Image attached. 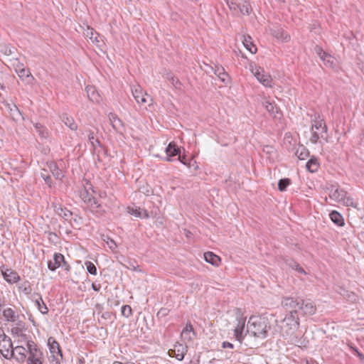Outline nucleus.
I'll use <instances>...</instances> for the list:
<instances>
[{"mask_svg": "<svg viewBox=\"0 0 364 364\" xmlns=\"http://www.w3.org/2000/svg\"><path fill=\"white\" fill-rule=\"evenodd\" d=\"M270 326L267 318L262 316H252L247 323L246 332L250 335L264 339L267 337Z\"/></svg>", "mask_w": 364, "mask_h": 364, "instance_id": "nucleus-1", "label": "nucleus"}, {"mask_svg": "<svg viewBox=\"0 0 364 364\" xmlns=\"http://www.w3.org/2000/svg\"><path fill=\"white\" fill-rule=\"evenodd\" d=\"M299 326V318L296 315V311H291L286 316L280 321V329L282 336L285 338H289L291 341H294L296 332Z\"/></svg>", "mask_w": 364, "mask_h": 364, "instance_id": "nucleus-2", "label": "nucleus"}, {"mask_svg": "<svg viewBox=\"0 0 364 364\" xmlns=\"http://www.w3.org/2000/svg\"><path fill=\"white\" fill-rule=\"evenodd\" d=\"M95 191L92 189V186L86 181L84 188L80 191V197L82 200L87 205V207L92 213H97L98 208L100 205L98 203L96 198L93 196L92 193Z\"/></svg>", "mask_w": 364, "mask_h": 364, "instance_id": "nucleus-3", "label": "nucleus"}, {"mask_svg": "<svg viewBox=\"0 0 364 364\" xmlns=\"http://www.w3.org/2000/svg\"><path fill=\"white\" fill-rule=\"evenodd\" d=\"M329 197L334 201L345 206L356 207V203H354L353 199L348 196L346 191L337 186H331L329 188Z\"/></svg>", "mask_w": 364, "mask_h": 364, "instance_id": "nucleus-4", "label": "nucleus"}, {"mask_svg": "<svg viewBox=\"0 0 364 364\" xmlns=\"http://www.w3.org/2000/svg\"><path fill=\"white\" fill-rule=\"evenodd\" d=\"M225 2L232 14L235 16H249L252 12V6L247 1L237 3L234 0H225Z\"/></svg>", "mask_w": 364, "mask_h": 364, "instance_id": "nucleus-5", "label": "nucleus"}, {"mask_svg": "<svg viewBox=\"0 0 364 364\" xmlns=\"http://www.w3.org/2000/svg\"><path fill=\"white\" fill-rule=\"evenodd\" d=\"M28 364H43V353L33 341H28Z\"/></svg>", "mask_w": 364, "mask_h": 364, "instance_id": "nucleus-6", "label": "nucleus"}, {"mask_svg": "<svg viewBox=\"0 0 364 364\" xmlns=\"http://www.w3.org/2000/svg\"><path fill=\"white\" fill-rule=\"evenodd\" d=\"M48 346L52 358L50 363L52 364H60V360L63 359V354L59 343L53 337H50L48 339Z\"/></svg>", "mask_w": 364, "mask_h": 364, "instance_id": "nucleus-7", "label": "nucleus"}, {"mask_svg": "<svg viewBox=\"0 0 364 364\" xmlns=\"http://www.w3.org/2000/svg\"><path fill=\"white\" fill-rule=\"evenodd\" d=\"M246 318L240 313L236 315V323L234 326V336L235 339L240 343H242L245 336L247 333H244L245 327Z\"/></svg>", "mask_w": 364, "mask_h": 364, "instance_id": "nucleus-8", "label": "nucleus"}, {"mask_svg": "<svg viewBox=\"0 0 364 364\" xmlns=\"http://www.w3.org/2000/svg\"><path fill=\"white\" fill-rule=\"evenodd\" d=\"M13 343L10 337L5 333L0 337V353L6 359L12 358L13 352L11 351Z\"/></svg>", "mask_w": 364, "mask_h": 364, "instance_id": "nucleus-9", "label": "nucleus"}, {"mask_svg": "<svg viewBox=\"0 0 364 364\" xmlns=\"http://www.w3.org/2000/svg\"><path fill=\"white\" fill-rule=\"evenodd\" d=\"M132 92L136 102L141 105H145L149 103L151 104L152 99L145 92L139 85H135L132 88Z\"/></svg>", "mask_w": 364, "mask_h": 364, "instance_id": "nucleus-10", "label": "nucleus"}, {"mask_svg": "<svg viewBox=\"0 0 364 364\" xmlns=\"http://www.w3.org/2000/svg\"><path fill=\"white\" fill-rule=\"evenodd\" d=\"M252 72L257 80L266 87H272V78L268 73H265L261 67L255 66L252 68Z\"/></svg>", "mask_w": 364, "mask_h": 364, "instance_id": "nucleus-11", "label": "nucleus"}, {"mask_svg": "<svg viewBox=\"0 0 364 364\" xmlns=\"http://www.w3.org/2000/svg\"><path fill=\"white\" fill-rule=\"evenodd\" d=\"M60 267H65L67 271L70 269V266L65 261L64 256L60 253H55L53 255V261L50 260L48 262V267L50 270L55 271Z\"/></svg>", "mask_w": 364, "mask_h": 364, "instance_id": "nucleus-12", "label": "nucleus"}, {"mask_svg": "<svg viewBox=\"0 0 364 364\" xmlns=\"http://www.w3.org/2000/svg\"><path fill=\"white\" fill-rule=\"evenodd\" d=\"M188 351V347L186 345L178 343L174 345L173 349L168 350V355L175 357L178 360H182Z\"/></svg>", "mask_w": 364, "mask_h": 364, "instance_id": "nucleus-13", "label": "nucleus"}, {"mask_svg": "<svg viewBox=\"0 0 364 364\" xmlns=\"http://www.w3.org/2000/svg\"><path fill=\"white\" fill-rule=\"evenodd\" d=\"M301 299H294L293 297H285L282 301V305L287 310L296 311L298 315V310L301 303Z\"/></svg>", "mask_w": 364, "mask_h": 364, "instance_id": "nucleus-14", "label": "nucleus"}, {"mask_svg": "<svg viewBox=\"0 0 364 364\" xmlns=\"http://www.w3.org/2000/svg\"><path fill=\"white\" fill-rule=\"evenodd\" d=\"M12 358H15L18 363H23L26 360L28 348L18 346L12 348Z\"/></svg>", "mask_w": 364, "mask_h": 364, "instance_id": "nucleus-15", "label": "nucleus"}, {"mask_svg": "<svg viewBox=\"0 0 364 364\" xmlns=\"http://www.w3.org/2000/svg\"><path fill=\"white\" fill-rule=\"evenodd\" d=\"M299 310L302 311L304 315H313L316 313V306L309 300L301 299Z\"/></svg>", "mask_w": 364, "mask_h": 364, "instance_id": "nucleus-16", "label": "nucleus"}, {"mask_svg": "<svg viewBox=\"0 0 364 364\" xmlns=\"http://www.w3.org/2000/svg\"><path fill=\"white\" fill-rule=\"evenodd\" d=\"M1 270L4 279L10 284L16 283L20 279L18 274L14 270L11 269H4V267Z\"/></svg>", "mask_w": 364, "mask_h": 364, "instance_id": "nucleus-17", "label": "nucleus"}, {"mask_svg": "<svg viewBox=\"0 0 364 364\" xmlns=\"http://www.w3.org/2000/svg\"><path fill=\"white\" fill-rule=\"evenodd\" d=\"M15 325L11 329V333L17 337L25 338L27 328L26 324L23 321L17 320L14 322Z\"/></svg>", "mask_w": 364, "mask_h": 364, "instance_id": "nucleus-18", "label": "nucleus"}, {"mask_svg": "<svg viewBox=\"0 0 364 364\" xmlns=\"http://www.w3.org/2000/svg\"><path fill=\"white\" fill-rule=\"evenodd\" d=\"M16 72L18 77L23 80L26 81V83L30 84L33 80V77L31 75L29 69L23 68L21 65H17L16 68Z\"/></svg>", "mask_w": 364, "mask_h": 364, "instance_id": "nucleus-19", "label": "nucleus"}, {"mask_svg": "<svg viewBox=\"0 0 364 364\" xmlns=\"http://www.w3.org/2000/svg\"><path fill=\"white\" fill-rule=\"evenodd\" d=\"M166 156L165 160L166 161H171L172 157L179 156L181 154V149L178 146H177L175 142H170L168 146L166 148Z\"/></svg>", "mask_w": 364, "mask_h": 364, "instance_id": "nucleus-20", "label": "nucleus"}, {"mask_svg": "<svg viewBox=\"0 0 364 364\" xmlns=\"http://www.w3.org/2000/svg\"><path fill=\"white\" fill-rule=\"evenodd\" d=\"M109 119L112 128L118 133H122L124 130L122 121L114 113H109Z\"/></svg>", "mask_w": 364, "mask_h": 364, "instance_id": "nucleus-21", "label": "nucleus"}, {"mask_svg": "<svg viewBox=\"0 0 364 364\" xmlns=\"http://www.w3.org/2000/svg\"><path fill=\"white\" fill-rule=\"evenodd\" d=\"M264 106L267 111L274 118L280 117L282 113L279 111V109L276 106L274 102H271L269 101H265L264 102Z\"/></svg>", "mask_w": 364, "mask_h": 364, "instance_id": "nucleus-22", "label": "nucleus"}, {"mask_svg": "<svg viewBox=\"0 0 364 364\" xmlns=\"http://www.w3.org/2000/svg\"><path fill=\"white\" fill-rule=\"evenodd\" d=\"M314 124L311 126L312 131H317L319 132H322L323 134H326L327 132V127L323 119H320V117H318V119L316 118L314 120Z\"/></svg>", "mask_w": 364, "mask_h": 364, "instance_id": "nucleus-23", "label": "nucleus"}, {"mask_svg": "<svg viewBox=\"0 0 364 364\" xmlns=\"http://www.w3.org/2000/svg\"><path fill=\"white\" fill-rule=\"evenodd\" d=\"M127 212L129 214L134 215L135 217H137V218H149V214L146 210H144V209L141 210L140 208H138L136 206L128 207Z\"/></svg>", "mask_w": 364, "mask_h": 364, "instance_id": "nucleus-24", "label": "nucleus"}, {"mask_svg": "<svg viewBox=\"0 0 364 364\" xmlns=\"http://www.w3.org/2000/svg\"><path fill=\"white\" fill-rule=\"evenodd\" d=\"M2 314L4 319L8 322H15L19 318V315L11 308L4 309L2 311Z\"/></svg>", "mask_w": 364, "mask_h": 364, "instance_id": "nucleus-25", "label": "nucleus"}, {"mask_svg": "<svg viewBox=\"0 0 364 364\" xmlns=\"http://www.w3.org/2000/svg\"><path fill=\"white\" fill-rule=\"evenodd\" d=\"M214 73L223 82L228 83L229 82L228 74L225 72L223 67L215 65L214 68Z\"/></svg>", "mask_w": 364, "mask_h": 364, "instance_id": "nucleus-26", "label": "nucleus"}, {"mask_svg": "<svg viewBox=\"0 0 364 364\" xmlns=\"http://www.w3.org/2000/svg\"><path fill=\"white\" fill-rule=\"evenodd\" d=\"M195 336L193 327L191 323H188L181 332V337L188 341H191Z\"/></svg>", "mask_w": 364, "mask_h": 364, "instance_id": "nucleus-27", "label": "nucleus"}, {"mask_svg": "<svg viewBox=\"0 0 364 364\" xmlns=\"http://www.w3.org/2000/svg\"><path fill=\"white\" fill-rule=\"evenodd\" d=\"M204 259L207 262L214 266H218L220 262V258L212 252H205Z\"/></svg>", "mask_w": 364, "mask_h": 364, "instance_id": "nucleus-28", "label": "nucleus"}, {"mask_svg": "<svg viewBox=\"0 0 364 364\" xmlns=\"http://www.w3.org/2000/svg\"><path fill=\"white\" fill-rule=\"evenodd\" d=\"M319 161L316 156H311L307 161L306 167L311 173L316 172L319 168Z\"/></svg>", "mask_w": 364, "mask_h": 364, "instance_id": "nucleus-29", "label": "nucleus"}, {"mask_svg": "<svg viewBox=\"0 0 364 364\" xmlns=\"http://www.w3.org/2000/svg\"><path fill=\"white\" fill-rule=\"evenodd\" d=\"M61 120L71 130H77V125L72 117L68 116L67 114H63L61 116Z\"/></svg>", "mask_w": 364, "mask_h": 364, "instance_id": "nucleus-30", "label": "nucleus"}, {"mask_svg": "<svg viewBox=\"0 0 364 364\" xmlns=\"http://www.w3.org/2000/svg\"><path fill=\"white\" fill-rule=\"evenodd\" d=\"M330 218L336 225L339 227L344 225V220L343 216L336 210H333L330 213Z\"/></svg>", "mask_w": 364, "mask_h": 364, "instance_id": "nucleus-31", "label": "nucleus"}, {"mask_svg": "<svg viewBox=\"0 0 364 364\" xmlns=\"http://www.w3.org/2000/svg\"><path fill=\"white\" fill-rule=\"evenodd\" d=\"M33 127L41 138L46 139L48 136V130L44 125L41 123H35Z\"/></svg>", "mask_w": 364, "mask_h": 364, "instance_id": "nucleus-32", "label": "nucleus"}, {"mask_svg": "<svg viewBox=\"0 0 364 364\" xmlns=\"http://www.w3.org/2000/svg\"><path fill=\"white\" fill-rule=\"evenodd\" d=\"M285 264L291 267V269L296 270L297 272L306 274V271L304 269L303 267H301L299 263H297L296 261L291 259H285Z\"/></svg>", "mask_w": 364, "mask_h": 364, "instance_id": "nucleus-33", "label": "nucleus"}, {"mask_svg": "<svg viewBox=\"0 0 364 364\" xmlns=\"http://www.w3.org/2000/svg\"><path fill=\"white\" fill-rule=\"evenodd\" d=\"M271 31H272V34L277 39L287 41L290 38L289 36H288L286 33H284V31L282 28L272 29Z\"/></svg>", "mask_w": 364, "mask_h": 364, "instance_id": "nucleus-34", "label": "nucleus"}, {"mask_svg": "<svg viewBox=\"0 0 364 364\" xmlns=\"http://www.w3.org/2000/svg\"><path fill=\"white\" fill-rule=\"evenodd\" d=\"M85 35L87 38H90V41L92 43H99L98 38L100 37V35L98 33H97L95 31H94L93 28L87 27V30L85 31Z\"/></svg>", "mask_w": 364, "mask_h": 364, "instance_id": "nucleus-35", "label": "nucleus"}, {"mask_svg": "<svg viewBox=\"0 0 364 364\" xmlns=\"http://www.w3.org/2000/svg\"><path fill=\"white\" fill-rule=\"evenodd\" d=\"M243 44L245 47L252 54L256 53L257 48L255 45L252 41V38L250 36L245 37L243 41Z\"/></svg>", "mask_w": 364, "mask_h": 364, "instance_id": "nucleus-36", "label": "nucleus"}, {"mask_svg": "<svg viewBox=\"0 0 364 364\" xmlns=\"http://www.w3.org/2000/svg\"><path fill=\"white\" fill-rule=\"evenodd\" d=\"M166 78L172 84V85L176 88V89H181V82L180 80L176 77L173 73H167L166 74Z\"/></svg>", "mask_w": 364, "mask_h": 364, "instance_id": "nucleus-37", "label": "nucleus"}, {"mask_svg": "<svg viewBox=\"0 0 364 364\" xmlns=\"http://www.w3.org/2000/svg\"><path fill=\"white\" fill-rule=\"evenodd\" d=\"M295 154L297 156V157L300 160H304L309 156V151L305 146L301 145V146H299V147L297 148V149L296 151Z\"/></svg>", "mask_w": 364, "mask_h": 364, "instance_id": "nucleus-38", "label": "nucleus"}, {"mask_svg": "<svg viewBox=\"0 0 364 364\" xmlns=\"http://www.w3.org/2000/svg\"><path fill=\"white\" fill-rule=\"evenodd\" d=\"M55 210L59 215H60L62 218H63L65 220H69L73 215L71 211H70L67 208H63L60 206H59V207L55 206Z\"/></svg>", "mask_w": 364, "mask_h": 364, "instance_id": "nucleus-39", "label": "nucleus"}, {"mask_svg": "<svg viewBox=\"0 0 364 364\" xmlns=\"http://www.w3.org/2000/svg\"><path fill=\"white\" fill-rule=\"evenodd\" d=\"M49 168L53 174V176L56 178V179H61L63 177V174L61 171V170L58 167V166L56 165V164L55 163H51L50 165H49Z\"/></svg>", "mask_w": 364, "mask_h": 364, "instance_id": "nucleus-40", "label": "nucleus"}, {"mask_svg": "<svg viewBox=\"0 0 364 364\" xmlns=\"http://www.w3.org/2000/svg\"><path fill=\"white\" fill-rule=\"evenodd\" d=\"M86 91L87 94V97L92 102H98L100 100V96L96 92L95 87H87Z\"/></svg>", "mask_w": 364, "mask_h": 364, "instance_id": "nucleus-41", "label": "nucleus"}, {"mask_svg": "<svg viewBox=\"0 0 364 364\" xmlns=\"http://www.w3.org/2000/svg\"><path fill=\"white\" fill-rule=\"evenodd\" d=\"M88 141L92 145L94 150L97 149V146H100V141L95 137V134L92 131L90 130L88 134Z\"/></svg>", "mask_w": 364, "mask_h": 364, "instance_id": "nucleus-42", "label": "nucleus"}, {"mask_svg": "<svg viewBox=\"0 0 364 364\" xmlns=\"http://www.w3.org/2000/svg\"><path fill=\"white\" fill-rule=\"evenodd\" d=\"M36 305L37 306L38 310L43 314H46L48 312V309L46 304L44 303L43 299L40 296L39 299L36 300Z\"/></svg>", "mask_w": 364, "mask_h": 364, "instance_id": "nucleus-43", "label": "nucleus"}, {"mask_svg": "<svg viewBox=\"0 0 364 364\" xmlns=\"http://www.w3.org/2000/svg\"><path fill=\"white\" fill-rule=\"evenodd\" d=\"M18 289H20V291H21L26 295L30 294L32 291L31 284H30L29 282H28V281H26V282L21 283L19 285Z\"/></svg>", "mask_w": 364, "mask_h": 364, "instance_id": "nucleus-44", "label": "nucleus"}, {"mask_svg": "<svg viewBox=\"0 0 364 364\" xmlns=\"http://www.w3.org/2000/svg\"><path fill=\"white\" fill-rule=\"evenodd\" d=\"M291 183V181L289 178H282L279 181L278 183V189L280 191H284L287 189V187Z\"/></svg>", "mask_w": 364, "mask_h": 364, "instance_id": "nucleus-45", "label": "nucleus"}, {"mask_svg": "<svg viewBox=\"0 0 364 364\" xmlns=\"http://www.w3.org/2000/svg\"><path fill=\"white\" fill-rule=\"evenodd\" d=\"M323 63L330 68H333L335 65V58L331 55L327 54L326 57H323L321 60Z\"/></svg>", "mask_w": 364, "mask_h": 364, "instance_id": "nucleus-46", "label": "nucleus"}, {"mask_svg": "<svg viewBox=\"0 0 364 364\" xmlns=\"http://www.w3.org/2000/svg\"><path fill=\"white\" fill-rule=\"evenodd\" d=\"M312 132H313V133H312V136H311V137L310 139V141L313 144H316L318 140L320 138H324L323 133L319 132H317V131H312Z\"/></svg>", "mask_w": 364, "mask_h": 364, "instance_id": "nucleus-47", "label": "nucleus"}, {"mask_svg": "<svg viewBox=\"0 0 364 364\" xmlns=\"http://www.w3.org/2000/svg\"><path fill=\"white\" fill-rule=\"evenodd\" d=\"M86 268L87 272L93 275L97 274V268L95 265L92 262H85Z\"/></svg>", "mask_w": 364, "mask_h": 364, "instance_id": "nucleus-48", "label": "nucleus"}, {"mask_svg": "<svg viewBox=\"0 0 364 364\" xmlns=\"http://www.w3.org/2000/svg\"><path fill=\"white\" fill-rule=\"evenodd\" d=\"M122 314L128 318L132 314V310L130 306L129 305H124L122 307Z\"/></svg>", "mask_w": 364, "mask_h": 364, "instance_id": "nucleus-49", "label": "nucleus"}, {"mask_svg": "<svg viewBox=\"0 0 364 364\" xmlns=\"http://www.w3.org/2000/svg\"><path fill=\"white\" fill-rule=\"evenodd\" d=\"M109 248L112 250H114L117 248V244L112 239L107 237V240L106 241Z\"/></svg>", "mask_w": 364, "mask_h": 364, "instance_id": "nucleus-50", "label": "nucleus"}, {"mask_svg": "<svg viewBox=\"0 0 364 364\" xmlns=\"http://www.w3.org/2000/svg\"><path fill=\"white\" fill-rule=\"evenodd\" d=\"M316 53L320 57L321 60L323 59V57H326L328 53H326L321 47H316L315 48Z\"/></svg>", "mask_w": 364, "mask_h": 364, "instance_id": "nucleus-51", "label": "nucleus"}, {"mask_svg": "<svg viewBox=\"0 0 364 364\" xmlns=\"http://www.w3.org/2000/svg\"><path fill=\"white\" fill-rule=\"evenodd\" d=\"M178 160L181 162L183 164L190 167L191 166V164L190 163H188L187 162V160L186 159V157L185 156H181V154H179V156H178Z\"/></svg>", "mask_w": 364, "mask_h": 364, "instance_id": "nucleus-52", "label": "nucleus"}, {"mask_svg": "<svg viewBox=\"0 0 364 364\" xmlns=\"http://www.w3.org/2000/svg\"><path fill=\"white\" fill-rule=\"evenodd\" d=\"M42 176V178L44 179V181H46V183L49 186H50V183H51V178L50 176L47 175H44V174H41Z\"/></svg>", "mask_w": 364, "mask_h": 364, "instance_id": "nucleus-53", "label": "nucleus"}, {"mask_svg": "<svg viewBox=\"0 0 364 364\" xmlns=\"http://www.w3.org/2000/svg\"><path fill=\"white\" fill-rule=\"evenodd\" d=\"M222 347L223 348H233V344L230 343V342H228V341H224L223 343H222Z\"/></svg>", "mask_w": 364, "mask_h": 364, "instance_id": "nucleus-54", "label": "nucleus"}, {"mask_svg": "<svg viewBox=\"0 0 364 364\" xmlns=\"http://www.w3.org/2000/svg\"><path fill=\"white\" fill-rule=\"evenodd\" d=\"M92 288L95 291H99L101 289V285L100 284H96L95 283H92Z\"/></svg>", "mask_w": 364, "mask_h": 364, "instance_id": "nucleus-55", "label": "nucleus"}, {"mask_svg": "<svg viewBox=\"0 0 364 364\" xmlns=\"http://www.w3.org/2000/svg\"><path fill=\"white\" fill-rule=\"evenodd\" d=\"M184 231H185V235L187 237H190L191 235H192V233L189 230H184Z\"/></svg>", "mask_w": 364, "mask_h": 364, "instance_id": "nucleus-56", "label": "nucleus"}, {"mask_svg": "<svg viewBox=\"0 0 364 364\" xmlns=\"http://www.w3.org/2000/svg\"><path fill=\"white\" fill-rule=\"evenodd\" d=\"M357 355H358V356L360 359H362V360H363V359H364V355H363L361 353H360L359 351H357Z\"/></svg>", "mask_w": 364, "mask_h": 364, "instance_id": "nucleus-57", "label": "nucleus"}, {"mask_svg": "<svg viewBox=\"0 0 364 364\" xmlns=\"http://www.w3.org/2000/svg\"><path fill=\"white\" fill-rule=\"evenodd\" d=\"M4 333V330H3L1 328H0V337H1V335H3Z\"/></svg>", "mask_w": 364, "mask_h": 364, "instance_id": "nucleus-58", "label": "nucleus"}, {"mask_svg": "<svg viewBox=\"0 0 364 364\" xmlns=\"http://www.w3.org/2000/svg\"><path fill=\"white\" fill-rule=\"evenodd\" d=\"M112 364H123V363L119 361H114Z\"/></svg>", "mask_w": 364, "mask_h": 364, "instance_id": "nucleus-59", "label": "nucleus"}, {"mask_svg": "<svg viewBox=\"0 0 364 364\" xmlns=\"http://www.w3.org/2000/svg\"><path fill=\"white\" fill-rule=\"evenodd\" d=\"M352 348V350H353L354 352H355L356 353H357V351H358V349H357V348Z\"/></svg>", "mask_w": 364, "mask_h": 364, "instance_id": "nucleus-60", "label": "nucleus"}, {"mask_svg": "<svg viewBox=\"0 0 364 364\" xmlns=\"http://www.w3.org/2000/svg\"><path fill=\"white\" fill-rule=\"evenodd\" d=\"M361 71L363 72V73L364 74V65L361 67Z\"/></svg>", "mask_w": 364, "mask_h": 364, "instance_id": "nucleus-61", "label": "nucleus"}, {"mask_svg": "<svg viewBox=\"0 0 364 364\" xmlns=\"http://www.w3.org/2000/svg\"><path fill=\"white\" fill-rule=\"evenodd\" d=\"M127 364H134V363H127Z\"/></svg>", "mask_w": 364, "mask_h": 364, "instance_id": "nucleus-62", "label": "nucleus"}]
</instances>
